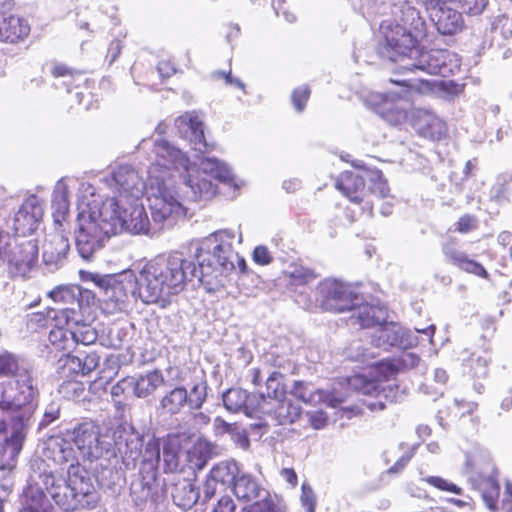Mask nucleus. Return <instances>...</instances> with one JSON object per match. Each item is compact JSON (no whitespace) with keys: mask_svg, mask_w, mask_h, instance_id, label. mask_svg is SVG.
Returning <instances> with one entry per match:
<instances>
[{"mask_svg":"<svg viewBox=\"0 0 512 512\" xmlns=\"http://www.w3.org/2000/svg\"><path fill=\"white\" fill-rule=\"evenodd\" d=\"M234 237L233 231L220 230L197 242L193 258L198 266L178 251L148 261L134 281L127 282L132 296L145 304L160 303L164 307L171 296L183 291L194 278L209 284L207 278L229 273L235 268L236 262L244 271L245 260L232 246Z\"/></svg>","mask_w":512,"mask_h":512,"instance_id":"obj_1","label":"nucleus"},{"mask_svg":"<svg viewBox=\"0 0 512 512\" xmlns=\"http://www.w3.org/2000/svg\"><path fill=\"white\" fill-rule=\"evenodd\" d=\"M392 14L394 22L385 21L380 26L382 39L377 52L381 58L395 63L394 73L449 77L460 70L456 54L443 49H420L426 23L410 2L398 0L392 6Z\"/></svg>","mask_w":512,"mask_h":512,"instance_id":"obj_2","label":"nucleus"},{"mask_svg":"<svg viewBox=\"0 0 512 512\" xmlns=\"http://www.w3.org/2000/svg\"><path fill=\"white\" fill-rule=\"evenodd\" d=\"M29 470L23 507L19 512H54L46 493L64 512L93 509L99 502L96 487L82 469L72 468L67 483L56 482L45 473L44 465L38 459L30 460Z\"/></svg>","mask_w":512,"mask_h":512,"instance_id":"obj_3","label":"nucleus"},{"mask_svg":"<svg viewBox=\"0 0 512 512\" xmlns=\"http://www.w3.org/2000/svg\"><path fill=\"white\" fill-rule=\"evenodd\" d=\"M0 410L11 415L10 424L31 425L38 407L39 388L32 369L19 356L0 354Z\"/></svg>","mask_w":512,"mask_h":512,"instance_id":"obj_4","label":"nucleus"},{"mask_svg":"<svg viewBox=\"0 0 512 512\" xmlns=\"http://www.w3.org/2000/svg\"><path fill=\"white\" fill-rule=\"evenodd\" d=\"M400 355L392 360L381 361L375 368L379 378H370L362 374H356L347 379L350 389L371 399H363V404L371 411L383 410L386 403L399 400V388L388 383L390 377L399 371L416 368L420 363V357L407 349H403Z\"/></svg>","mask_w":512,"mask_h":512,"instance_id":"obj_5","label":"nucleus"},{"mask_svg":"<svg viewBox=\"0 0 512 512\" xmlns=\"http://www.w3.org/2000/svg\"><path fill=\"white\" fill-rule=\"evenodd\" d=\"M99 218L109 222L114 235L128 232L134 235L155 236V228L139 198L107 199L99 208Z\"/></svg>","mask_w":512,"mask_h":512,"instance_id":"obj_6","label":"nucleus"},{"mask_svg":"<svg viewBox=\"0 0 512 512\" xmlns=\"http://www.w3.org/2000/svg\"><path fill=\"white\" fill-rule=\"evenodd\" d=\"M147 198L152 217L151 223L156 235L165 227L173 226L186 214V208L179 199L178 191L164 175L151 174Z\"/></svg>","mask_w":512,"mask_h":512,"instance_id":"obj_7","label":"nucleus"},{"mask_svg":"<svg viewBox=\"0 0 512 512\" xmlns=\"http://www.w3.org/2000/svg\"><path fill=\"white\" fill-rule=\"evenodd\" d=\"M211 179L228 183L233 180L231 170L216 158H202L198 164L197 175L191 170L183 176L181 189L184 197L190 201L210 200L216 194V186Z\"/></svg>","mask_w":512,"mask_h":512,"instance_id":"obj_8","label":"nucleus"},{"mask_svg":"<svg viewBox=\"0 0 512 512\" xmlns=\"http://www.w3.org/2000/svg\"><path fill=\"white\" fill-rule=\"evenodd\" d=\"M109 222L99 218V210L81 212L78 215V228L75 231V244L80 257L92 261L104 242L113 232L109 231Z\"/></svg>","mask_w":512,"mask_h":512,"instance_id":"obj_9","label":"nucleus"},{"mask_svg":"<svg viewBox=\"0 0 512 512\" xmlns=\"http://www.w3.org/2000/svg\"><path fill=\"white\" fill-rule=\"evenodd\" d=\"M67 435H71L84 460L93 462L115 454L111 438L102 434L100 427L92 421L78 424Z\"/></svg>","mask_w":512,"mask_h":512,"instance_id":"obj_10","label":"nucleus"},{"mask_svg":"<svg viewBox=\"0 0 512 512\" xmlns=\"http://www.w3.org/2000/svg\"><path fill=\"white\" fill-rule=\"evenodd\" d=\"M360 300L357 287L353 284L327 278L318 285V301L324 310L335 313L350 311Z\"/></svg>","mask_w":512,"mask_h":512,"instance_id":"obj_11","label":"nucleus"},{"mask_svg":"<svg viewBox=\"0 0 512 512\" xmlns=\"http://www.w3.org/2000/svg\"><path fill=\"white\" fill-rule=\"evenodd\" d=\"M68 438L60 437V436H53L48 438L44 442V448H43V456L47 459L52 461L54 464L62 466L68 464V470H67V477H57L52 471L48 469L47 464L43 459L37 458L40 460L44 465L45 473L50 474L53 479L56 482H65L67 483L70 480V473L72 468H79L82 469L86 476L89 479V482L94 485L93 479L90 475V473L78 463L76 452L73 448V441L71 440V435H67Z\"/></svg>","mask_w":512,"mask_h":512,"instance_id":"obj_12","label":"nucleus"},{"mask_svg":"<svg viewBox=\"0 0 512 512\" xmlns=\"http://www.w3.org/2000/svg\"><path fill=\"white\" fill-rule=\"evenodd\" d=\"M81 289L76 285L58 286L48 292V297L53 300L56 307L47 311V319L57 321L59 324H67L69 321L80 319Z\"/></svg>","mask_w":512,"mask_h":512,"instance_id":"obj_13","label":"nucleus"},{"mask_svg":"<svg viewBox=\"0 0 512 512\" xmlns=\"http://www.w3.org/2000/svg\"><path fill=\"white\" fill-rule=\"evenodd\" d=\"M408 94V90H404L401 94L371 92L366 99V103L390 125L397 126L404 123L408 118L411 108Z\"/></svg>","mask_w":512,"mask_h":512,"instance_id":"obj_14","label":"nucleus"},{"mask_svg":"<svg viewBox=\"0 0 512 512\" xmlns=\"http://www.w3.org/2000/svg\"><path fill=\"white\" fill-rule=\"evenodd\" d=\"M31 425L10 424L11 434L0 444V474L3 478L0 480V488L5 492H10L13 486L11 472L16 464L27 432Z\"/></svg>","mask_w":512,"mask_h":512,"instance_id":"obj_15","label":"nucleus"},{"mask_svg":"<svg viewBox=\"0 0 512 512\" xmlns=\"http://www.w3.org/2000/svg\"><path fill=\"white\" fill-rule=\"evenodd\" d=\"M112 439L125 469L134 470L142 455L143 435L131 424L123 423L115 428Z\"/></svg>","mask_w":512,"mask_h":512,"instance_id":"obj_16","label":"nucleus"},{"mask_svg":"<svg viewBox=\"0 0 512 512\" xmlns=\"http://www.w3.org/2000/svg\"><path fill=\"white\" fill-rule=\"evenodd\" d=\"M108 185L118 195L112 199L129 200L140 198L145 189V183L138 172L130 165H119L115 167L107 179Z\"/></svg>","mask_w":512,"mask_h":512,"instance_id":"obj_17","label":"nucleus"},{"mask_svg":"<svg viewBox=\"0 0 512 512\" xmlns=\"http://www.w3.org/2000/svg\"><path fill=\"white\" fill-rule=\"evenodd\" d=\"M261 403L258 416H265L274 422L275 425H287L297 421L301 415L300 405L287 396L280 399L267 400L260 395Z\"/></svg>","mask_w":512,"mask_h":512,"instance_id":"obj_18","label":"nucleus"},{"mask_svg":"<svg viewBox=\"0 0 512 512\" xmlns=\"http://www.w3.org/2000/svg\"><path fill=\"white\" fill-rule=\"evenodd\" d=\"M370 338L371 345L382 350H388L390 347L394 346L408 349L417 343V338L411 331L396 323L377 326Z\"/></svg>","mask_w":512,"mask_h":512,"instance_id":"obj_19","label":"nucleus"},{"mask_svg":"<svg viewBox=\"0 0 512 512\" xmlns=\"http://www.w3.org/2000/svg\"><path fill=\"white\" fill-rule=\"evenodd\" d=\"M154 153L156 166L167 171L178 172L182 180L186 172L190 171V161L187 155L169 141L164 139L155 140Z\"/></svg>","mask_w":512,"mask_h":512,"instance_id":"obj_20","label":"nucleus"},{"mask_svg":"<svg viewBox=\"0 0 512 512\" xmlns=\"http://www.w3.org/2000/svg\"><path fill=\"white\" fill-rule=\"evenodd\" d=\"M178 135L189 142L192 149L204 153L208 144L204 136V124L196 112H186L175 120Z\"/></svg>","mask_w":512,"mask_h":512,"instance_id":"obj_21","label":"nucleus"},{"mask_svg":"<svg viewBox=\"0 0 512 512\" xmlns=\"http://www.w3.org/2000/svg\"><path fill=\"white\" fill-rule=\"evenodd\" d=\"M43 216V207L37 196L28 197L19 207L13 218V229L18 236L32 234Z\"/></svg>","mask_w":512,"mask_h":512,"instance_id":"obj_22","label":"nucleus"},{"mask_svg":"<svg viewBox=\"0 0 512 512\" xmlns=\"http://www.w3.org/2000/svg\"><path fill=\"white\" fill-rule=\"evenodd\" d=\"M224 407L232 412H243L249 417H257L261 403L260 395L250 394L241 388H230L222 395Z\"/></svg>","mask_w":512,"mask_h":512,"instance_id":"obj_23","label":"nucleus"},{"mask_svg":"<svg viewBox=\"0 0 512 512\" xmlns=\"http://www.w3.org/2000/svg\"><path fill=\"white\" fill-rule=\"evenodd\" d=\"M427 12L437 31L442 35H454L463 28L462 14L447 3L427 10Z\"/></svg>","mask_w":512,"mask_h":512,"instance_id":"obj_24","label":"nucleus"},{"mask_svg":"<svg viewBox=\"0 0 512 512\" xmlns=\"http://www.w3.org/2000/svg\"><path fill=\"white\" fill-rule=\"evenodd\" d=\"M368 168L357 172L345 171L336 180V188L342 192L351 202L360 203L365 193V185L368 181L366 171Z\"/></svg>","mask_w":512,"mask_h":512,"instance_id":"obj_25","label":"nucleus"},{"mask_svg":"<svg viewBox=\"0 0 512 512\" xmlns=\"http://www.w3.org/2000/svg\"><path fill=\"white\" fill-rule=\"evenodd\" d=\"M70 249L68 237L62 233L50 235L43 244V262L51 270L63 265Z\"/></svg>","mask_w":512,"mask_h":512,"instance_id":"obj_26","label":"nucleus"},{"mask_svg":"<svg viewBox=\"0 0 512 512\" xmlns=\"http://www.w3.org/2000/svg\"><path fill=\"white\" fill-rule=\"evenodd\" d=\"M38 249L32 241H26L17 247L9 260L11 273L25 277L37 262Z\"/></svg>","mask_w":512,"mask_h":512,"instance_id":"obj_27","label":"nucleus"},{"mask_svg":"<svg viewBox=\"0 0 512 512\" xmlns=\"http://www.w3.org/2000/svg\"><path fill=\"white\" fill-rule=\"evenodd\" d=\"M171 496L175 505L184 510L192 508L201 498V494L195 484L190 479L181 477L174 480Z\"/></svg>","mask_w":512,"mask_h":512,"instance_id":"obj_28","label":"nucleus"},{"mask_svg":"<svg viewBox=\"0 0 512 512\" xmlns=\"http://www.w3.org/2000/svg\"><path fill=\"white\" fill-rule=\"evenodd\" d=\"M187 389L183 386H175L165 392L159 400L158 411L160 415L176 416L184 412L187 405Z\"/></svg>","mask_w":512,"mask_h":512,"instance_id":"obj_29","label":"nucleus"},{"mask_svg":"<svg viewBox=\"0 0 512 512\" xmlns=\"http://www.w3.org/2000/svg\"><path fill=\"white\" fill-rule=\"evenodd\" d=\"M418 132L432 140L442 138L447 131L446 124L439 117L425 110H418L413 122Z\"/></svg>","mask_w":512,"mask_h":512,"instance_id":"obj_30","label":"nucleus"},{"mask_svg":"<svg viewBox=\"0 0 512 512\" xmlns=\"http://www.w3.org/2000/svg\"><path fill=\"white\" fill-rule=\"evenodd\" d=\"M291 394L304 403L315 405L320 402H327L335 407L343 402V398L331 396L323 390H315L311 384L295 381Z\"/></svg>","mask_w":512,"mask_h":512,"instance_id":"obj_31","label":"nucleus"},{"mask_svg":"<svg viewBox=\"0 0 512 512\" xmlns=\"http://www.w3.org/2000/svg\"><path fill=\"white\" fill-rule=\"evenodd\" d=\"M30 25L24 18L17 16L0 18V41L15 43L26 38Z\"/></svg>","mask_w":512,"mask_h":512,"instance_id":"obj_32","label":"nucleus"},{"mask_svg":"<svg viewBox=\"0 0 512 512\" xmlns=\"http://www.w3.org/2000/svg\"><path fill=\"white\" fill-rule=\"evenodd\" d=\"M442 251L448 261L464 271L483 278L488 277L487 271L480 263L469 259L464 252L457 250L453 245H443Z\"/></svg>","mask_w":512,"mask_h":512,"instance_id":"obj_33","label":"nucleus"},{"mask_svg":"<svg viewBox=\"0 0 512 512\" xmlns=\"http://www.w3.org/2000/svg\"><path fill=\"white\" fill-rule=\"evenodd\" d=\"M131 390L138 398H146L164 383V377L159 370L150 371L138 378L129 377Z\"/></svg>","mask_w":512,"mask_h":512,"instance_id":"obj_34","label":"nucleus"},{"mask_svg":"<svg viewBox=\"0 0 512 512\" xmlns=\"http://www.w3.org/2000/svg\"><path fill=\"white\" fill-rule=\"evenodd\" d=\"M68 186L63 179L59 180L52 193V216L54 223L61 226L69 213Z\"/></svg>","mask_w":512,"mask_h":512,"instance_id":"obj_35","label":"nucleus"},{"mask_svg":"<svg viewBox=\"0 0 512 512\" xmlns=\"http://www.w3.org/2000/svg\"><path fill=\"white\" fill-rule=\"evenodd\" d=\"M210 474L220 484V492L232 488L239 474V468L234 460H225L217 463L210 470Z\"/></svg>","mask_w":512,"mask_h":512,"instance_id":"obj_36","label":"nucleus"},{"mask_svg":"<svg viewBox=\"0 0 512 512\" xmlns=\"http://www.w3.org/2000/svg\"><path fill=\"white\" fill-rule=\"evenodd\" d=\"M234 495L239 500L252 501L260 496L262 491L257 479L250 474H238L232 487Z\"/></svg>","mask_w":512,"mask_h":512,"instance_id":"obj_37","label":"nucleus"},{"mask_svg":"<svg viewBox=\"0 0 512 512\" xmlns=\"http://www.w3.org/2000/svg\"><path fill=\"white\" fill-rule=\"evenodd\" d=\"M91 280L100 288L105 290V293L110 299H115L116 302H125L127 298V285L122 281H117L111 276H101L98 274H89Z\"/></svg>","mask_w":512,"mask_h":512,"instance_id":"obj_38","label":"nucleus"},{"mask_svg":"<svg viewBox=\"0 0 512 512\" xmlns=\"http://www.w3.org/2000/svg\"><path fill=\"white\" fill-rule=\"evenodd\" d=\"M54 327L51 329L48 339L50 343L58 350H70L75 346L72 326L68 324H59L52 321Z\"/></svg>","mask_w":512,"mask_h":512,"instance_id":"obj_39","label":"nucleus"},{"mask_svg":"<svg viewBox=\"0 0 512 512\" xmlns=\"http://www.w3.org/2000/svg\"><path fill=\"white\" fill-rule=\"evenodd\" d=\"M161 443L160 439L152 436L148 439L144 451H142L141 471H148L157 474V467L160 462Z\"/></svg>","mask_w":512,"mask_h":512,"instance_id":"obj_40","label":"nucleus"},{"mask_svg":"<svg viewBox=\"0 0 512 512\" xmlns=\"http://www.w3.org/2000/svg\"><path fill=\"white\" fill-rule=\"evenodd\" d=\"M156 475L155 473L139 470V476L130 485L131 494L136 497V500L144 501L150 497Z\"/></svg>","mask_w":512,"mask_h":512,"instance_id":"obj_41","label":"nucleus"},{"mask_svg":"<svg viewBox=\"0 0 512 512\" xmlns=\"http://www.w3.org/2000/svg\"><path fill=\"white\" fill-rule=\"evenodd\" d=\"M361 301L362 299L352 310L354 311L353 317L357 318L362 327H370L384 320V313L380 308L369 304H361Z\"/></svg>","mask_w":512,"mask_h":512,"instance_id":"obj_42","label":"nucleus"},{"mask_svg":"<svg viewBox=\"0 0 512 512\" xmlns=\"http://www.w3.org/2000/svg\"><path fill=\"white\" fill-rule=\"evenodd\" d=\"M67 324L73 328L75 345L83 344L88 346L96 342L98 337L97 331L90 324L84 322L82 312H80V319L77 322L69 321Z\"/></svg>","mask_w":512,"mask_h":512,"instance_id":"obj_43","label":"nucleus"},{"mask_svg":"<svg viewBox=\"0 0 512 512\" xmlns=\"http://www.w3.org/2000/svg\"><path fill=\"white\" fill-rule=\"evenodd\" d=\"M208 384L206 379L195 381L187 390V405L189 410H200L207 399Z\"/></svg>","mask_w":512,"mask_h":512,"instance_id":"obj_44","label":"nucleus"},{"mask_svg":"<svg viewBox=\"0 0 512 512\" xmlns=\"http://www.w3.org/2000/svg\"><path fill=\"white\" fill-rule=\"evenodd\" d=\"M57 368L61 376L65 378L82 375L81 356L65 354L58 360Z\"/></svg>","mask_w":512,"mask_h":512,"instance_id":"obj_45","label":"nucleus"},{"mask_svg":"<svg viewBox=\"0 0 512 512\" xmlns=\"http://www.w3.org/2000/svg\"><path fill=\"white\" fill-rule=\"evenodd\" d=\"M285 275L288 283L293 286H302L312 282L316 275L312 270L303 267L302 265H291L286 271Z\"/></svg>","mask_w":512,"mask_h":512,"instance_id":"obj_46","label":"nucleus"},{"mask_svg":"<svg viewBox=\"0 0 512 512\" xmlns=\"http://www.w3.org/2000/svg\"><path fill=\"white\" fill-rule=\"evenodd\" d=\"M284 376L279 371L270 373L266 380V394H263L267 400L280 399L285 397Z\"/></svg>","mask_w":512,"mask_h":512,"instance_id":"obj_47","label":"nucleus"},{"mask_svg":"<svg viewBox=\"0 0 512 512\" xmlns=\"http://www.w3.org/2000/svg\"><path fill=\"white\" fill-rule=\"evenodd\" d=\"M366 176L368 177L371 193L381 198H385L389 195V187L381 171L377 169H369L366 171Z\"/></svg>","mask_w":512,"mask_h":512,"instance_id":"obj_48","label":"nucleus"},{"mask_svg":"<svg viewBox=\"0 0 512 512\" xmlns=\"http://www.w3.org/2000/svg\"><path fill=\"white\" fill-rule=\"evenodd\" d=\"M465 366L469 368V373L475 378H484L488 374L489 359L486 356L471 354L469 359L464 360Z\"/></svg>","mask_w":512,"mask_h":512,"instance_id":"obj_49","label":"nucleus"},{"mask_svg":"<svg viewBox=\"0 0 512 512\" xmlns=\"http://www.w3.org/2000/svg\"><path fill=\"white\" fill-rule=\"evenodd\" d=\"M164 471L173 473L179 468V447L170 441L163 446Z\"/></svg>","mask_w":512,"mask_h":512,"instance_id":"obj_50","label":"nucleus"},{"mask_svg":"<svg viewBox=\"0 0 512 512\" xmlns=\"http://www.w3.org/2000/svg\"><path fill=\"white\" fill-rule=\"evenodd\" d=\"M346 355L352 361H367L375 357V352L370 348L364 347L361 340H354L346 348Z\"/></svg>","mask_w":512,"mask_h":512,"instance_id":"obj_51","label":"nucleus"},{"mask_svg":"<svg viewBox=\"0 0 512 512\" xmlns=\"http://www.w3.org/2000/svg\"><path fill=\"white\" fill-rule=\"evenodd\" d=\"M422 480L439 490L452 492L457 495H462L463 493L460 487L438 476H427L422 478Z\"/></svg>","mask_w":512,"mask_h":512,"instance_id":"obj_52","label":"nucleus"},{"mask_svg":"<svg viewBox=\"0 0 512 512\" xmlns=\"http://www.w3.org/2000/svg\"><path fill=\"white\" fill-rule=\"evenodd\" d=\"M487 489L483 490L482 498L486 506L495 511L497 507V498L499 495V485L492 479L487 482Z\"/></svg>","mask_w":512,"mask_h":512,"instance_id":"obj_53","label":"nucleus"},{"mask_svg":"<svg viewBox=\"0 0 512 512\" xmlns=\"http://www.w3.org/2000/svg\"><path fill=\"white\" fill-rule=\"evenodd\" d=\"M310 89L307 85H302L292 92V104L296 111L302 112L305 108L306 102L310 97Z\"/></svg>","mask_w":512,"mask_h":512,"instance_id":"obj_54","label":"nucleus"},{"mask_svg":"<svg viewBox=\"0 0 512 512\" xmlns=\"http://www.w3.org/2000/svg\"><path fill=\"white\" fill-rule=\"evenodd\" d=\"M242 512H284L272 499L264 498L262 501L255 502L252 505L243 508Z\"/></svg>","mask_w":512,"mask_h":512,"instance_id":"obj_55","label":"nucleus"},{"mask_svg":"<svg viewBox=\"0 0 512 512\" xmlns=\"http://www.w3.org/2000/svg\"><path fill=\"white\" fill-rule=\"evenodd\" d=\"M220 492V484L214 479V477L209 473L206 478V481L202 487V496L201 500L203 503L209 501L213 497H215Z\"/></svg>","mask_w":512,"mask_h":512,"instance_id":"obj_56","label":"nucleus"},{"mask_svg":"<svg viewBox=\"0 0 512 512\" xmlns=\"http://www.w3.org/2000/svg\"><path fill=\"white\" fill-rule=\"evenodd\" d=\"M465 13L471 16L480 15L486 8L488 0H458Z\"/></svg>","mask_w":512,"mask_h":512,"instance_id":"obj_57","label":"nucleus"},{"mask_svg":"<svg viewBox=\"0 0 512 512\" xmlns=\"http://www.w3.org/2000/svg\"><path fill=\"white\" fill-rule=\"evenodd\" d=\"M301 503L306 508L307 512H315L316 497L312 487L304 482L301 486Z\"/></svg>","mask_w":512,"mask_h":512,"instance_id":"obj_58","label":"nucleus"},{"mask_svg":"<svg viewBox=\"0 0 512 512\" xmlns=\"http://www.w3.org/2000/svg\"><path fill=\"white\" fill-rule=\"evenodd\" d=\"M512 181V171L504 172L497 176L496 183L492 189L493 197L500 200L505 192L506 185Z\"/></svg>","mask_w":512,"mask_h":512,"instance_id":"obj_59","label":"nucleus"},{"mask_svg":"<svg viewBox=\"0 0 512 512\" xmlns=\"http://www.w3.org/2000/svg\"><path fill=\"white\" fill-rule=\"evenodd\" d=\"M415 453V447L405 451L403 455L386 471L387 474H398L404 470Z\"/></svg>","mask_w":512,"mask_h":512,"instance_id":"obj_60","label":"nucleus"},{"mask_svg":"<svg viewBox=\"0 0 512 512\" xmlns=\"http://www.w3.org/2000/svg\"><path fill=\"white\" fill-rule=\"evenodd\" d=\"M60 409L55 403H51L45 409L42 420L39 423V428H44L53 423L59 418Z\"/></svg>","mask_w":512,"mask_h":512,"instance_id":"obj_61","label":"nucleus"},{"mask_svg":"<svg viewBox=\"0 0 512 512\" xmlns=\"http://www.w3.org/2000/svg\"><path fill=\"white\" fill-rule=\"evenodd\" d=\"M82 376L94 371L99 364V356L96 353H88L81 356Z\"/></svg>","mask_w":512,"mask_h":512,"instance_id":"obj_62","label":"nucleus"},{"mask_svg":"<svg viewBox=\"0 0 512 512\" xmlns=\"http://www.w3.org/2000/svg\"><path fill=\"white\" fill-rule=\"evenodd\" d=\"M253 260L259 265H268L272 262V256L266 246L259 245L253 251Z\"/></svg>","mask_w":512,"mask_h":512,"instance_id":"obj_63","label":"nucleus"},{"mask_svg":"<svg viewBox=\"0 0 512 512\" xmlns=\"http://www.w3.org/2000/svg\"><path fill=\"white\" fill-rule=\"evenodd\" d=\"M236 423H228L221 417L214 419V428L217 434H228L231 435L235 429H237Z\"/></svg>","mask_w":512,"mask_h":512,"instance_id":"obj_64","label":"nucleus"}]
</instances>
